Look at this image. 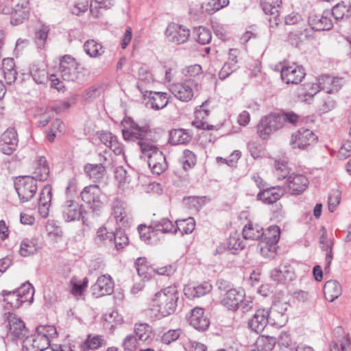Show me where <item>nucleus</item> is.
<instances>
[{"label":"nucleus","instance_id":"1","mask_svg":"<svg viewBox=\"0 0 351 351\" xmlns=\"http://www.w3.org/2000/svg\"><path fill=\"white\" fill-rule=\"evenodd\" d=\"M122 134L125 141L136 142L141 152L143 151V145L154 144L152 140V132L147 123L139 124L131 117H125L123 121Z\"/></svg>","mask_w":351,"mask_h":351},{"label":"nucleus","instance_id":"2","mask_svg":"<svg viewBox=\"0 0 351 351\" xmlns=\"http://www.w3.org/2000/svg\"><path fill=\"white\" fill-rule=\"evenodd\" d=\"M178 298L177 287L169 286L155 294L154 306L162 317H167L175 312Z\"/></svg>","mask_w":351,"mask_h":351},{"label":"nucleus","instance_id":"3","mask_svg":"<svg viewBox=\"0 0 351 351\" xmlns=\"http://www.w3.org/2000/svg\"><path fill=\"white\" fill-rule=\"evenodd\" d=\"M141 153L148 158V165L153 173L160 175L167 169L166 158L154 144L143 145Z\"/></svg>","mask_w":351,"mask_h":351},{"label":"nucleus","instance_id":"4","mask_svg":"<svg viewBox=\"0 0 351 351\" xmlns=\"http://www.w3.org/2000/svg\"><path fill=\"white\" fill-rule=\"evenodd\" d=\"M14 188L21 202L32 199L37 191V182L30 176H19L15 178Z\"/></svg>","mask_w":351,"mask_h":351},{"label":"nucleus","instance_id":"5","mask_svg":"<svg viewBox=\"0 0 351 351\" xmlns=\"http://www.w3.org/2000/svg\"><path fill=\"white\" fill-rule=\"evenodd\" d=\"M280 234V230L277 226H271L268 228L264 239L259 243L260 252L263 256L274 258L276 256Z\"/></svg>","mask_w":351,"mask_h":351},{"label":"nucleus","instance_id":"6","mask_svg":"<svg viewBox=\"0 0 351 351\" xmlns=\"http://www.w3.org/2000/svg\"><path fill=\"white\" fill-rule=\"evenodd\" d=\"M82 199L90 206L93 212L99 213L104 206L102 191L97 184L85 186L80 193Z\"/></svg>","mask_w":351,"mask_h":351},{"label":"nucleus","instance_id":"7","mask_svg":"<svg viewBox=\"0 0 351 351\" xmlns=\"http://www.w3.org/2000/svg\"><path fill=\"white\" fill-rule=\"evenodd\" d=\"M278 114H270L263 118L257 125V133L265 140L276 131L282 128V121Z\"/></svg>","mask_w":351,"mask_h":351},{"label":"nucleus","instance_id":"8","mask_svg":"<svg viewBox=\"0 0 351 351\" xmlns=\"http://www.w3.org/2000/svg\"><path fill=\"white\" fill-rule=\"evenodd\" d=\"M3 317L5 322H8V335L12 339H22L26 335L27 329L20 317L15 313L5 312L3 314Z\"/></svg>","mask_w":351,"mask_h":351},{"label":"nucleus","instance_id":"9","mask_svg":"<svg viewBox=\"0 0 351 351\" xmlns=\"http://www.w3.org/2000/svg\"><path fill=\"white\" fill-rule=\"evenodd\" d=\"M61 75L64 80L75 81L80 77L82 68L75 60L69 55L64 56L60 62L59 66Z\"/></svg>","mask_w":351,"mask_h":351},{"label":"nucleus","instance_id":"10","mask_svg":"<svg viewBox=\"0 0 351 351\" xmlns=\"http://www.w3.org/2000/svg\"><path fill=\"white\" fill-rule=\"evenodd\" d=\"M317 140V136L313 131L306 128H300L292 134L290 145L293 149H306L314 145Z\"/></svg>","mask_w":351,"mask_h":351},{"label":"nucleus","instance_id":"11","mask_svg":"<svg viewBox=\"0 0 351 351\" xmlns=\"http://www.w3.org/2000/svg\"><path fill=\"white\" fill-rule=\"evenodd\" d=\"M245 297L241 288H234L221 296L220 304L229 311H236Z\"/></svg>","mask_w":351,"mask_h":351},{"label":"nucleus","instance_id":"12","mask_svg":"<svg viewBox=\"0 0 351 351\" xmlns=\"http://www.w3.org/2000/svg\"><path fill=\"white\" fill-rule=\"evenodd\" d=\"M165 36L169 42L180 45L188 40L190 30L184 25L172 23L167 26Z\"/></svg>","mask_w":351,"mask_h":351},{"label":"nucleus","instance_id":"13","mask_svg":"<svg viewBox=\"0 0 351 351\" xmlns=\"http://www.w3.org/2000/svg\"><path fill=\"white\" fill-rule=\"evenodd\" d=\"M305 75L304 69L295 64L282 66L280 70L281 79L286 84H298L302 82Z\"/></svg>","mask_w":351,"mask_h":351},{"label":"nucleus","instance_id":"14","mask_svg":"<svg viewBox=\"0 0 351 351\" xmlns=\"http://www.w3.org/2000/svg\"><path fill=\"white\" fill-rule=\"evenodd\" d=\"M196 86L193 80L189 79L184 82L172 84L170 90L180 101H189L193 97V88Z\"/></svg>","mask_w":351,"mask_h":351},{"label":"nucleus","instance_id":"15","mask_svg":"<svg viewBox=\"0 0 351 351\" xmlns=\"http://www.w3.org/2000/svg\"><path fill=\"white\" fill-rule=\"evenodd\" d=\"M18 143L17 132L14 128H10L1 134L0 148L3 154L10 155L16 149Z\"/></svg>","mask_w":351,"mask_h":351},{"label":"nucleus","instance_id":"16","mask_svg":"<svg viewBox=\"0 0 351 351\" xmlns=\"http://www.w3.org/2000/svg\"><path fill=\"white\" fill-rule=\"evenodd\" d=\"M112 210L117 223L119 226L125 228L128 226L130 217L126 211L125 202L119 197H116L112 202Z\"/></svg>","mask_w":351,"mask_h":351},{"label":"nucleus","instance_id":"17","mask_svg":"<svg viewBox=\"0 0 351 351\" xmlns=\"http://www.w3.org/2000/svg\"><path fill=\"white\" fill-rule=\"evenodd\" d=\"M308 23L311 28L315 31L330 29L333 26L330 11L325 10L322 15H311L308 18Z\"/></svg>","mask_w":351,"mask_h":351},{"label":"nucleus","instance_id":"18","mask_svg":"<svg viewBox=\"0 0 351 351\" xmlns=\"http://www.w3.org/2000/svg\"><path fill=\"white\" fill-rule=\"evenodd\" d=\"M308 183L304 175L293 173L287 180L288 192L292 195H300L307 189Z\"/></svg>","mask_w":351,"mask_h":351},{"label":"nucleus","instance_id":"19","mask_svg":"<svg viewBox=\"0 0 351 351\" xmlns=\"http://www.w3.org/2000/svg\"><path fill=\"white\" fill-rule=\"evenodd\" d=\"M93 294L97 297L110 295L114 289V284L110 276H101L91 287Z\"/></svg>","mask_w":351,"mask_h":351},{"label":"nucleus","instance_id":"20","mask_svg":"<svg viewBox=\"0 0 351 351\" xmlns=\"http://www.w3.org/2000/svg\"><path fill=\"white\" fill-rule=\"evenodd\" d=\"M269 313L266 308L256 310L252 317L248 321V327L256 333H261L269 324Z\"/></svg>","mask_w":351,"mask_h":351},{"label":"nucleus","instance_id":"21","mask_svg":"<svg viewBox=\"0 0 351 351\" xmlns=\"http://www.w3.org/2000/svg\"><path fill=\"white\" fill-rule=\"evenodd\" d=\"M49 346L50 340L36 332L24 339L23 347L27 351H43Z\"/></svg>","mask_w":351,"mask_h":351},{"label":"nucleus","instance_id":"22","mask_svg":"<svg viewBox=\"0 0 351 351\" xmlns=\"http://www.w3.org/2000/svg\"><path fill=\"white\" fill-rule=\"evenodd\" d=\"M62 210L63 217L67 222L79 220L82 215V206L72 199H67Z\"/></svg>","mask_w":351,"mask_h":351},{"label":"nucleus","instance_id":"23","mask_svg":"<svg viewBox=\"0 0 351 351\" xmlns=\"http://www.w3.org/2000/svg\"><path fill=\"white\" fill-rule=\"evenodd\" d=\"M190 325L199 331H204L210 325L209 319L204 316V310L202 308H194L191 310L189 317Z\"/></svg>","mask_w":351,"mask_h":351},{"label":"nucleus","instance_id":"24","mask_svg":"<svg viewBox=\"0 0 351 351\" xmlns=\"http://www.w3.org/2000/svg\"><path fill=\"white\" fill-rule=\"evenodd\" d=\"M51 198L52 187L47 184L41 191L38 202V213L43 218H47L49 215Z\"/></svg>","mask_w":351,"mask_h":351},{"label":"nucleus","instance_id":"25","mask_svg":"<svg viewBox=\"0 0 351 351\" xmlns=\"http://www.w3.org/2000/svg\"><path fill=\"white\" fill-rule=\"evenodd\" d=\"M207 101L203 103L199 106L195 112V119L193 121V125L198 129L213 130L215 126L210 125L205 119L208 117L210 111L206 108Z\"/></svg>","mask_w":351,"mask_h":351},{"label":"nucleus","instance_id":"26","mask_svg":"<svg viewBox=\"0 0 351 351\" xmlns=\"http://www.w3.org/2000/svg\"><path fill=\"white\" fill-rule=\"evenodd\" d=\"M169 99L167 93L151 91L147 96L146 105L154 110L162 109L168 104Z\"/></svg>","mask_w":351,"mask_h":351},{"label":"nucleus","instance_id":"27","mask_svg":"<svg viewBox=\"0 0 351 351\" xmlns=\"http://www.w3.org/2000/svg\"><path fill=\"white\" fill-rule=\"evenodd\" d=\"M321 231L322 232V234L319 238V245L320 247L326 252L324 269L327 270L329 269L333 258L332 247L334 243L332 240H327L326 230L324 227L322 228Z\"/></svg>","mask_w":351,"mask_h":351},{"label":"nucleus","instance_id":"28","mask_svg":"<svg viewBox=\"0 0 351 351\" xmlns=\"http://www.w3.org/2000/svg\"><path fill=\"white\" fill-rule=\"evenodd\" d=\"M212 289V285L208 282H204L197 286H186L184 289L185 295L189 299L199 298L208 293Z\"/></svg>","mask_w":351,"mask_h":351},{"label":"nucleus","instance_id":"29","mask_svg":"<svg viewBox=\"0 0 351 351\" xmlns=\"http://www.w3.org/2000/svg\"><path fill=\"white\" fill-rule=\"evenodd\" d=\"M283 195V190L280 187L266 188L257 195V199L266 204H272L278 200Z\"/></svg>","mask_w":351,"mask_h":351},{"label":"nucleus","instance_id":"30","mask_svg":"<svg viewBox=\"0 0 351 351\" xmlns=\"http://www.w3.org/2000/svg\"><path fill=\"white\" fill-rule=\"evenodd\" d=\"M84 171L86 175L95 182L102 180L106 173L104 164L87 163L84 167Z\"/></svg>","mask_w":351,"mask_h":351},{"label":"nucleus","instance_id":"31","mask_svg":"<svg viewBox=\"0 0 351 351\" xmlns=\"http://www.w3.org/2000/svg\"><path fill=\"white\" fill-rule=\"evenodd\" d=\"M322 81H327L328 84L332 82L331 77L329 75L320 76L317 80V83H307L301 88L304 96L313 97L319 90H324L325 86L322 85Z\"/></svg>","mask_w":351,"mask_h":351},{"label":"nucleus","instance_id":"32","mask_svg":"<svg viewBox=\"0 0 351 351\" xmlns=\"http://www.w3.org/2000/svg\"><path fill=\"white\" fill-rule=\"evenodd\" d=\"M49 176V167L47 159L44 156H40L36 162L33 176L31 177L37 182V180L41 182L47 180Z\"/></svg>","mask_w":351,"mask_h":351},{"label":"nucleus","instance_id":"33","mask_svg":"<svg viewBox=\"0 0 351 351\" xmlns=\"http://www.w3.org/2000/svg\"><path fill=\"white\" fill-rule=\"evenodd\" d=\"M243 236L245 239L259 240L265 237L263 228L257 223L249 222L243 228Z\"/></svg>","mask_w":351,"mask_h":351},{"label":"nucleus","instance_id":"34","mask_svg":"<svg viewBox=\"0 0 351 351\" xmlns=\"http://www.w3.org/2000/svg\"><path fill=\"white\" fill-rule=\"evenodd\" d=\"M341 287L337 280H328L324 286L325 298L332 302L341 294Z\"/></svg>","mask_w":351,"mask_h":351},{"label":"nucleus","instance_id":"35","mask_svg":"<svg viewBox=\"0 0 351 351\" xmlns=\"http://www.w3.org/2000/svg\"><path fill=\"white\" fill-rule=\"evenodd\" d=\"M150 228L154 229V232H161L162 233H176V228L171 221L168 218H161L158 220H152Z\"/></svg>","mask_w":351,"mask_h":351},{"label":"nucleus","instance_id":"36","mask_svg":"<svg viewBox=\"0 0 351 351\" xmlns=\"http://www.w3.org/2000/svg\"><path fill=\"white\" fill-rule=\"evenodd\" d=\"M332 89H328L322 96V98L317 105V110L321 114L327 113L336 107L335 100L329 95Z\"/></svg>","mask_w":351,"mask_h":351},{"label":"nucleus","instance_id":"37","mask_svg":"<svg viewBox=\"0 0 351 351\" xmlns=\"http://www.w3.org/2000/svg\"><path fill=\"white\" fill-rule=\"evenodd\" d=\"M293 276V274L286 265L274 268L271 271V278L272 280L280 283H284L287 280H291Z\"/></svg>","mask_w":351,"mask_h":351},{"label":"nucleus","instance_id":"38","mask_svg":"<svg viewBox=\"0 0 351 351\" xmlns=\"http://www.w3.org/2000/svg\"><path fill=\"white\" fill-rule=\"evenodd\" d=\"M3 297V301L10 305L12 308H18L21 305L25 302L26 298L21 299L20 293H18L16 290L14 291H5L1 292Z\"/></svg>","mask_w":351,"mask_h":351},{"label":"nucleus","instance_id":"39","mask_svg":"<svg viewBox=\"0 0 351 351\" xmlns=\"http://www.w3.org/2000/svg\"><path fill=\"white\" fill-rule=\"evenodd\" d=\"M331 17L333 16L337 21L347 19L351 17V8L346 5L343 3H338L332 8Z\"/></svg>","mask_w":351,"mask_h":351},{"label":"nucleus","instance_id":"40","mask_svg":"<svg viewBox=\"0 0 351 351\" xmlns=\"http://www.w3.org/2000/svg\"><path fill=\"white\" fill-rule=\"evenodd\" d=\"M191 140V136L183 129L173 130L170 132L169 143L172 145L186 144Z\"/></svg>","mask_w":351,"mask_h":351},{"label":"nucleus","instance_id":"41","mask_svg":"<svg viewBox=\"0 0 351 351\" xmlns=\"http://www.w3.org/2000/svg\"><path fill=\"white\" fill-rule=\"evenodd\" d=\"M269 316L267 317L269 324L276 327H282L287 322L288 317L287 314L278 313L276 310L267 308Z\"/></svg>","mask_w":351,"mask_h":351},{"label":"nucleus","instance_id":"42","mask_svg":"<svg viewBox=\"0 0 351 351\" xmlns=\"http://www.w3.org/2000/svg\"><path fill=\"white\" fill-rule=\"evenodd\" d=\"M134 332L138 340L143 342L149 341L152 336V328L147 324H136Z\"/></svg>","mask_w":351,"mask_h":351},{"label":"nucleus","instance_id":"43","mask_svg":"<svg viewBox=\"0 0 351 351\" xmlns=\"http://www.w3.org/2000/svg\"><path fill=\"white\" fill-rule=\"evenodd\" d=\"M86 53L93 58L101 56L104 52L102 45L94 40H88L84 45Z\"/></svg>","mask_w":351,"mask_h":351},{"label":"nucleus","instance_id":"44","mask_svg":"<svg viewBox=\"0 0 351 351\" xmlns=\"http://www.w3.org/2000/svg\"><path fill=\"white\" fill-rule=\"evenodd\" d=\"M176 223V225L175 226V228H176V232L179 230L182 234L191 233L194 230L195 226V222L193 217H189L182 220H177Z\"/></svg>","mask_w":351,"mask_h":351},{"label":"nucleus","instance_id":"45","mask_svg":"<svg viewBox=\"0 0 351 351\" xmlns=\"http://www.w3.org/2000/svg\"><path fill=\"white\" fill-rule=\"evenodd\" d=\"M123 226L116 229L114 232V237H112V242L117 250L123 249L128 244V237H127L125 230L122 228Z\"/></svg>","mask_w":351,"mask_h":351},{"label":"nucleus","instance_id":"46","mask_svg":"<svg viewBox=\"0 0 351 351\" xmlns=\"http://www.w3.org/2000/svg\"><path fill=\"white\" fill-rule=\"evenodd\" d=\"M49 27L45 25H41L35 32V43L38 48L45 47L49 32Z\"/></svg>","mask_w":351,"mask_h":351},{"label":"nucleus","instance_id":"47","mask_svg":"<svg viewBox=\"0 0 351 351\" xmlns=\"http://www.w3.org/2000/svg\"><path fill=\"white\" fill-rule=\"evenodd\" d=\"M135 267L139 276L147 278V275L151 274L152 268L149 265L148 262L145 257H139L135 261Z\"/></svg>","mask_w":351,"mask_h":351},{"label":"nucleus","instance_id":"48","mask_svg":"<svg viewBox=\"0 0 351 351\" xmlns=\"http://www.w3.org/2000/svg\"><path fill=\"white\" fill-rule=\"evenodd\" d=\"M37 243L34 240L24 239L21 243L19 253L23 256H28L37 252Z\"/></svg>","mask_w":351,"mask_h":351},{"label":"nucleus","instance_id":"49","mask_svg":"<svg viewBox=\"0 0 351 351\" xmlns=\"http://www.w3.org/2000/svg\"><path fill=\"white\" fill-rule=\"evenodd\" d=\"M113 237L114 232H109L106 227H101L97 231L95 241L98 245L112 243Z\"/></svg>","mask_w":351,"mask_h":351},{"label":"nucleus","instance_id":"50","mask_svg":"<svg viewBox=\"0 0 351 351\" xmlns=\"http://www.w3.org/2000/svg\"><path fill=\"white\" fill-rule=\"evenodd\" d=\"M196 156L193 152L189 149L184 151L183 156L180 158V162L185 171H187L194 167L196 164Z\"/></svg>","mask_w":351,"mask_h":351},{"label":"nucleus","instance_id":"51","mask_svg":"<svg viewBox=\"0 0 351 351\" xmlns=\"http://www.w3.org/2000/svg\"><path fill=\"white\" fill-rule=\"evenodd\" d=\"M31 75L34 82L38 84H45L49 80V74L45 69L33 67Z\"/></svg>","mask_w":351,"mask_h":351},{"label":"nucleus","instance_id":"52","mask_svg":"<svg viewBox=\"0 0 351 351\" xmlns=\"http://www.w3.org/2000/svg\"><path fill=\"white\" fill-rule=\"evenodd\" d=\"M105 344L104 339L99 335L92 336L89 335L87 339L84 342V349L95 350Z\"/></svg>","mask_w":351,"mask_h":351},{"label":"nucleus","instance_id":"53","mask_svg":"<svg viewBox=\"0 0 351 351\" xmlns=\"http://www.w3.org/2000/svg\"><path fill=\"white\" fill-rule=\"evenodd\" d=\"M330 351H351V340L349 335L337 342H332Z\"/></svg>","mask_w":351,"mask_h":351},{"label":"nucleus","instance_id":"54","mask_svg":"<svg viewBox=\"0 0 351 351\" xmlns=\"http://www.w3.org/2000/svg\"><path fill=\"white\" fill-rule=\"evenodd\" d=\"M16 291L18 293H20L21 299H23L24 297V298H26L25 302H32L34 289L29 282L24 283L19 288L16 289Z\"/></svg>","mask_w":351,"mask_h":351},{"label":"nucleus","instance_id":"55","mask_svg":"<svg viewBox=\"0 0 351 351\" xmlns=\"http://www.w3.org/2000/svg\"><path fill=\"white\" fill-rule=\"evenodd\" d=\"M229 0H210L205 5V10L208 14H213L220 9L227 6Z\"/></svg>","mask_w":351,"mask_h":351},{"label":"nucleus","instance_id":"56","mask_svg":"<svg viewBox=\"0 0 351 351\" xmlns=\"http://www.w3.org/2000/svg\"><path fill=\"white\" fill-rule=\"evenodd\" d=\"M197 36V42L202 45H206L210 43L212 38L211 32L204 27H199L196 29Z\"/></svg>","mask_w":351,"mask_h":351},{"label":"nucleus","instance_id":"57","mask_svg":"<svg viewBox=\"0 0 351 351\" xmlns=\"http://www.w3.org/2000/svg\"><path fill=\"white\" fill-rule=\"evenodd\" d=\"M138 231L140 234L141 239L147 243H151L152 234H154V229L149 226L141 224L138 227Z\"/></svg>","mask_w":351,"mask_h":351},{"label":"nucleus","instance_id":"58","mask_svg":"<svg viewBox=\"0 0 351 351\" xmlns=\"http://www.w3.org/2000/svg\"><path fill=\"white\" fill-rule=\"evenodd\" d=\"M245 244L243 241L241 239L239 236L234 233L231 234L228 239V248L234 250H241L245 247Z\"/></svg>","mask_w":351,"mask_h":351},{"label":"nucleus","instance_id":"59","mask_svg":"<svg viewBox=\"0 0 351 351\" xmlns=\"http://www.w3.org/2000/svg\"><path fill=\"white\" fill-rule=\"evenodd\" d=\"M341 192L339 190H333L328 196V210L332 213L339 204L341 201Z\"/></svg>","mask_w":351,"mask_h":351},{"label":"nucleus","instance_id":"60","mask_svg":"<svg viewBox=\"0 0 351 351\" xmlns=\"http://www.w3.org/2000/svg\"><path fill=\"white\" fill-rule=\"evenodd\" d=\"M239 68V65H234L228 62L227 61L223 64L222 68L219 73V77L220 80H223L230 76L234 71Z\"/></svg>","mask_w":351,"mask_h":351},{"label":"nucleus","instance_id":"61","mask_svg":"<svg viewBox=\"0 0 351 351\" xmlns=\"http://www.w3.org/2000/svg\"><path fill=\"white\" fill-rule=\"evenodd\" d=\"M36 332L40 336H44L49 340V338L53 337L57 335L56 328L53 326H39L36 328Z\"/></svg>","mask_w":351,"mask_h":351},{"label":"nucleus","instance_id":"62","mask_svg":"<svg viewBox=\"0 0 351 351\" xmlns=\"http://www.w3.org/2000/svg\"><path fill=\"white\" fill-rule=\"evenodd\" d=\"M276 173L280 178H285L290 173V168L287 166V162L285 160L275 162Z\"/></svg>","mask_w":351,"mask_h":351},{"label":"nucleus","instance_id":"63","mask_svg":"<svg viewBox=\"0 0 351 351\" xmlns=\"http://www.w3.org/2000/svg\"><path fill=\"white\" fill-rule=\"evenodd\" d=\"M106 8L107 5L103 0H95L90 5V12L95 18H98L102 14L101 10Z\"/></svg>","mask_w":351,"mask_h":351},{"label":"nucleus","instance_id":"64","mask_svg":"<svg viewBox=\"0 0 351 351\" xmlns=\"http://www.w3.org/2000/svg\"><path fill=\"white\" fill-rule=\"evenodd\" d=\"M276 344V339H263L257 342L258 351H271Z\"/></svg>","mask_w":351,"mask_h":351}]
</instances>
